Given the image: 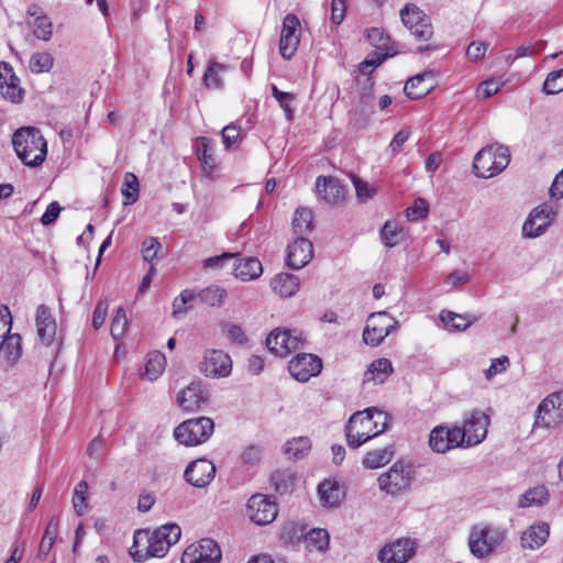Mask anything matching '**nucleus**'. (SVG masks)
<instances>
[{
  "instance_id": "nucleus-17",
  "label": "nucleus",
  "mask_w": 563,
  "mask_h": 563,
  "mask_svg": "<svg viewBox=\"0 0 563 563\" xmlns=\"http://www.w3.org/2000/svg\"><path fill=\"white\" fill-rule=\"evenodd\" d=\"M303 342L300 333L290 330H273L267 339L266 345L268 350L280 357L287 356L290 352L296 351Z\"/></svg>"
},
{
  "instance_id": "nucleus-7",
  "label": "nucleus",
  "mask_w": 563,
  "mask_h": 563,
  "mask_svg": "<svg viewBox=\"0 0 563 563\" xmlns=\"http://www.w3.org/2000/svg\"><path fill=\"white\" fill-rule=\"evenodd\" d=\"M411 466L404 461H397L378 477L379 488L388 495L396 496L408 489L411 485Z\"/></svg>"
},
{
  "instance_id": "nucleus-64",
  "label": "nucleus",
  "mask_w": 563,
  "mask_h": 563,
  "mask_svg": "<svg viewBox=\"0 0 563 563\" xmlns=\"http://www.w3.org/2000/svg\"><path fill=\"white\" fill-rule=\"evenodd\" d=\"M499 88L500 87H499L498 82H496L494 80H485L479 85L477 92H478V96H481L484 99H487V98L496 95L499 91Z\"/></svg>"
},
{
  "instance_id": "nucleus-10",
  "label": "nucleus",
  "mask_w": 563,
  "mask_h": 563,
  "mask_svg": "<svg viewBox=\"0 0 563 563\" xmlns=\"http://www.w3.org/2000/svg\"><path fill=\"white\" fill-rule=\"evenodd\" d=\"M398 327V321L385 311L372 313L363 331V341L371 346H378L384 339Z\"/></svg>"
},
{
  "instance_id": "nucleus-35",
  "label": "nucleus",
  "mask_w": 563,
  "mask_h": 563,
  "mask_svg": "<svg viewBox=\"0 0 563 563\" xmlns=\"http://www.w3.org/2000/svg\"><path fill=\"white\" fill-rule=\"evenodd\" d=\"M294 234L303 236L309 233L313 227V213L308 208H298L291 222Z\"/></svg>"
},
{
  "instance_id": "nucleus-42",
  "label": "nucleus",
  "mask_w": 563,
  "mask_h": 563,
  "mask_svg": "<svg viewBox=\"0 0 563 563\" xmlns=\"http://www.w3.org/2000/svg\"><path fill=\"white\" fill-rule=\"evenodd\" d=\"M394 451L391 446H386L383 449L374 450L368 452L364 460L363 464L367 468H378L387 463L393 459Z\"/></svg>"
},
{
  "instance_id": "nucleus-51",
  "label": "nucleus",
  "mask_w": 563,
  "mask_h": 563,
  "mask_svg": "<svg viewBox=\"0 0 563 563\" xmlns=\"http://www.w3.org/2000/svg\"><path fill=\"white\" fill-rule=\"evenodd\" d=\"M128 327V318L125 314V311L122 307H120L115 316L111 322L110 332L113 339L119 340L121 339L126 330Z\"/></svg>"
},
{
  "instance_id": "nucleus-11",
  "label": "nucleus",
  "mask_w": 563,
  "mask_h": 563,
  "mask_svg": "<svg viewBox=\"0 0 563 563\" xmlns=\"http://www.w3.org/2000/svg\"><path fill=\"white\" fill-rule=\"evenodd\" d=\"M400 18L404 25L410 30L411 34L420 40L428 41L433 34V27L430 18L415 4H406L400 11Z\"/></svg>"
},
{
  "instance_id": "nucleus-37",
  "label": "nucleus",
  "mask_w": 563,
  "mask_h": 563,
  "mask_svg": "<svg viewBox=\"0 0 563 563\" xmlns=\"http://www.w3.org/2000/svg\"><path fill=\"white\" fill-rule=\"evenodd\" d=\"M228 65L211 60L209 62L205 74L203 84L207 88L221 89L223 81L221 75L228 70Z\"/></svg>"
},
{
  "instance_id": "nucleus-59",
  "label": "nucleus",
  "mask_w": 563,
  "mask_h": 563,
  "mask_svg": "<svg viewBox=\"0 0 563 563\" xmlns=\"http://www.w3.org/2000/svg\"><path fill=\"white\" fill-rule=\"evenodd\" d=\"M222 140L227 147L232 146L235 144L240 137V128L236 125H228L222 129Z\"/></svg>"
},
{
  "instance_id": "nucleus-43",
  "label": "nucleus",
  "mask_w": 563,
  "mask_h": 563,
  "mask_svg": "<svg viewBox=\"0 0 563 563\" xmlns=\"http://www.w3.org/2000/svg\"><path fill=\"white\" fill-rule=\"evenodd\" d=\"M311 449V442L309 438L299 437L295 438L286 443L285 454L289 459L299 460L305 457Z\"/></svg>"
},
{
  "instance_id": "nucleus-3",
  "label": "nucleus",
  "mask_w": 563,
  "mask_h": 563,
  "mask_svg": "<svg viewBox=\"0 0 563 563\" xmlns=\"http://www.w3.org/2000/svg\"><path fill=\"white\" fill-rule=\"evenodd\" d=\"M12 145L16 156L29 167H38L46 158L47 143L35 126L18 129L12 135Z\"/></svg>"
},
{
  "instance_id": "nucleus-32",
  "label": "nucleus",
  "mask_w": 563,
  "mask_h": 563,
  "mask_svg": "<svg viewBox=\"0 0 563 563\" xmlns=\"http://www.w3.org/2000/svg\"><path fill=\"white\" fill-rule=\"evenodd\" d=\"M428 76H430V74L424 73L408 79L404 87L405 95L412 100L424 97L432 88V85L426 81Z\"/></svg>"
},
{
  "instance_id": "nucleus-49",
  "label": "nucleus",
  "mask_w": 563,
  "mask_h": 563,
  "mask_svg": "<svg viewBox=\"0 0 563 563\" xmlns=\"http://www.w3.org/2000/svg\"><path fill=\"white\" fill-rule=\"evenodd\" d=\"M543 91L547 95H554L563 91V68L551 71L544 82Z\"/></svg>"
},
{
  "instance_id": "nucleus-15",
  "label": "nucleus",
  "mask_w": 563,
  "mask_h": 563,
  "mask_svg": "<svg viewBox=\"0 0 563 563\" xmlns=\"http://www.w3.org/2000/svg\"><path fill=\"white\" fill-rule=\"evenodd\" d=\"M277 511L276 503L263 494H254L246 505V514L250 520L260 526L273 522Z\"/></svg>"
},
{
  "instance_id": "nucleus-38",
  "label": "nucleus",
  "mask_w": 563,
  "mask_h": 563,
  "mask_svg": "<svg viewBox=\"0 0 563 563\" xmlns=\"http://www.w3.org/2000/svg\"><path fill=\"white\" fill-rule=\"evenodd\" d=\"M380 239L385 246L394 247L404 241V228L395 221H387L380 230Z\"/></svg>"
},
{
  "instance_id": "nucleus-25",
  "label": "nucleus",
  "mask_w": 563,
  "mask_h": 563,
  "mask_svg": "<svg viewBox=\"0 0 563 563\" xmlns=\"http://www.w3.org/2000/svg\"><path fill=\"white\" fill-rule=\"evenodd\" d=\"M316 191L320 200L329 205H336L344 200L345 189L332 176H319L316 180Z\"/></svg>"
},
{
  "instance_id": "nucleus-13",
  "label": "nucleus",
  "mask_w": 563,
  "mask_h": 563,
  "mask_svg": "<svg viewBox=\"0 0 563 563\" xmlns=\"http://www.w3.org/2000/svg\"><path fill=\"white\" fill-rule=\"evenodd\" d=\"M301 34V24L296 14L288 13L283 19L279 53L284 59H290L297 52Z\"/></svg>"
},
{
  "instance_id": "nucleus-14",
  "label": "nucleus",
  "mask_w": 563,
  "mask_h": 563,
  "mask_svg": "<svg viewBox=\"0 0 563 563\" xmlns=\"http://www.w3.org/2000/svg\"><path fill=\"white\" fill-rule=\"evenodd\" d=\"M221 558L218 543L206 538L186 548L181 555V563H220Z\"/></svg>"
},
{
  "instance_id": "nucleus-26",
  "label": "nucleus",
  "mask_w": 563,
  "mask_h": 563,
  "mask_svg": "<svg viewBox=\"0 0 563 563\" xmlns=\"http://www.w3.org/2000/svg\"><path fill=\"white\" fill-rule=\"evenodd\" d=\"M549 534L550 527L547 522L531 525L521 534V547L529 550H537L547 542Z\"/></svg>"
},
{
  "instance_id": "nucleus-9",
  "label": "nucleus",
  "mask_w": 563,
  "mask_h": 563,
  "mask_svg": "<svg viewBox=\"0 0 563 563\" xmlns=\"http://www.w3.org/2000/svg\"><path fill=\"white\" fill-rule=\"evenodd\" d=\"M563 421V390L552 393L538 406L534 427L553 428Z\"/></svg>"
},
{
  "instance_id": "nucleus-12",
  "label": "nucleus",
  "mask_w": 563,
  "mask_h": 563,
  "mask_svg": "<svg viewBox=\"0 0 563 563\" xmlns=\"http://www.w3.org/2000/svg\"><path fill=\"white\" fill-rule=\"evenodd\" d=\"M199 369L207 377L223 378L228 377L232 372L231 356L222 350H206Z\"/></svg>"
},
{
  "instance_id": "nucleus-21",
  "label": "nucleus",
  "mask_w": 563,
  "mask_h": 563,
  "mask_svg": "<svg viewBox=\"0 0 563 563\" xmlns=\"http://www.w3.org/2000/svg\"><path fill=\"white\" fill-rule=\"evenodd\" d=\"M216 474V466L206 459H198L189 463L184 472L185 479L195 487H205L211 483Z\"/></svg>"
},
{
  "instance_id": "nucleus-55",
  "label": "nucleus",
  "mask_w": 563,
  "mask_h": 563,
  "mask_svg": "<svg viewBox=\"0 0 563 563\" xmlns=\"http://www.w3.org/2000/svg\"><path fill=\"white\" fill-rule=\"evenodd\" d=\"M162 244L156 238H146L142 244V255L146 262H152L157 257V252Z\"/></svg>"
},
{
  "instance_id": "nucleus-28",
  "label": "nucleus",
  "mask_w": 563,
  "mask_h": 563,
  "mask_svg": "<svg viewBox=\"0 0 563 563\" xmlns=\"http://www.w3.org/2000/svg\"><path fill=\"white\" fill-rule=\"evenodd\" d=\"M36 328L38 339L45 345H49L53 342V339L56 333V324L51 316L48 308L44 305L37 307Z\"/></svg>"
},
{
  "instance_id": "nucleus-54",
  "label": "nucleus",
  "mask_w": 563,
  "mask_h": 563,
  "mask_svg": "<svg viewBox=\"0 0 563 563\" xmlns=\"http://www.w3.org/2000/svg\"><path fill=\"white\" fill-rule=\"evenodd\" d=\"M352 181L355 187L357 199L361 201H367L373 198L376 192V188L369 185L368 183L362 180L357 176H352Z\"/></svg>"
},
{
  "instance_id": "nucleus-2",
  "label": "nucleus",
  "mask_w": 563,
  "mask_h": 563,
  "mask_svg": "<svg viewBox=\"0 0 563 563\" xmlns=\"http://www.w3.org/2000/svg\"><path fill=\"white\" fill-rule=\"evenodd\" d=\"M388 426V415L375 407L353 413L346 426L345 435L350 448L356 449L367 440L383 433Z\"/></svg>"
},
{
  "instance_id": "nucleus-48",
  "label": "nucleus",
  "mask_w": 563,
  "mask_h": 563,
  "mask_svg": "<svg viewBox=\"0 0 563 563\" xmlns=\"http://www.w3.org/2000/svg\"><path fill=\"white\" fill-rule=\"evenodd\" d=\"M87 493H88V484L86 481H80L75 489L73 495V506L78 516H82L85 508L87 506Z\"/></svg>"
},
{
  "instance_id": "nucleus-40",
  "label": "nucleus",
  "mask_w": 563,
  "mask_h": 563,
  "mask_svg": "<svg viewBox=\"0 0 563 563\" xmlns=\"http://www.w3.org/2000/svg\"><path fill=\"white\" fill-rule=\"evenodd\" d=\"M318 494L321 503L329 507L338 506L342 497L339 485L331 481L322 482L318 487Z\"/></svg>"
},
{
  "instance_id": "nucleus-46",
  "label": "nucleus",
  "mask_w": 563,
  "mask_h": 563,
  "mask_svg": "<svg viewBox=\"0 0 563 563\" xmlns=\"http://www.w3.org/2000/svg\"><path fill=\"white\" fill-rule=\"evenodd\" d=\"M53 56L47 52L34 53L30 59V69L33 73H46L53 67Z\"/></svg>"
},
{
  "instance_id": "nucleus-62",
  "label": "nucleus",
  "mask_w": 563,
  "mask_h": 563,
  "mask_svg": "<svg viewBox=\"0 0 563 563\" xmlns=\"http://www.w3.org/2000/svg\"><path fill=\"white\" fill-rule=\"evenodd\" d=\"M486 51V44L482 42H472L467 47L466 55L471 60L477 62L478 59L484 57Z\"/></svg>"
},
{
  "instance_id": "nucleus-36",
  "label": "nucleus",
  "mask_w": 563,
  "mask_h": 563,
  "mask_svg": "<svg viewBox=\"0 0 563 563\" xmlns=\"http://www.w3.org/2000/svg\"><path fill=\"white\" fill-rule=\"evenodd\" d=\"M440 320L449 327L451 330L464 331L471 327L475 321L476 317L459 314L452 311L442 310L440 312Z\"/></svg>"
},
{
  "instance_id": "nucleus-45",
  "label": "nucleus",
  "mask_w": 563,
  "mask_h": 563,
  "mask_svg": "<svg viewBox=\"0 0 563 563\" xmlns=\"http://www.w3.org/2000/svg\"><path fill=\"white\" fill-rule=\"evenodd\" d=\"M166 366V358L159 352H152L148 354L145 363V375L150 380H155L162 375Z\"/></svg>"
},
{
  "instance_id": "nucleus-58",
  "label": "nucleus",
  "mask_w": 563,
  "mask_h": 563,
  "mask_svg": "<svg viewBox=\"0 0 563 563\" xmlns=\"http://www.w3.org/2000/svg\"><path fill=\"white\" fill-rule=\"evenodd\" d=\"M468 282L470 275L460 269H454L445 278V283L451 285L452 287H462Z\"/></svg>"
},
{
  "instance_id": "nucleus-4",
  "label": "nucleus",
  "mask_w": 563,
  "mask_h": 563,
  "mask_svg": "<svg viewBox=\"0 0 563 563\" xmlns=\"http://www.w3.org/2000/svg\"><path fill=\"white\" fill-rule=\"evenodd\" d=\"M509 162L510 153L507 146L489 145L475 155L473 168L477 177L490 178L501 173Z\"/></svg>"
},
{
  "instance_id": "nucleus-44",
  "label": "nucleus",
  "mask_w": 563,
  "mask_h": 563,
  "mask_svg": "<svg viewBox=\"0 0 563 563\" xmlns=\"http://www.w3.org/2000/svg\"><path fill=\"white\" fill-rule=\"evenodd\" d=\"M548 489L544 486H537L520 496L519 506L522 508L541 506L548 500Z\"/></svg>"
},
{
  "instance_id": "nucleus-56",
  "label": "nucleus",
  "mask_w": 563,
  "mask_h": 563,
  "mask_svg": "<svg viewBox=\"0 0 563 563\" xmlns=\"http://www.w3.org/2000/svg\"><path fill=\"white\" fill-rule=\"evenodd\" d=\"M108 312V303L104 300H100L92 313V327L98 330L101 328L106 321Z\"/></svg>"
},
{
  "instance_id": "nucleus-60",
  "label": "nucleus",
  "mask_w": 563,
  "mask_h": 563,
  "mask_svg": "<svg viewBox=\"0 0 563 563\" xmlns=\"http://www.w3.org/2000/svg\"><path fill=\"white\" fill-rule=\"evenodd\" d=\"M60 211H62V207L59 206V203L57 201L51 202L47 206L46 211L44 212V214L41 218L42 224L48 225V224H52L53 222H55V220L59 216Z\"/></svg>"
},
{
  "instance_id": "nucleus-22",
  "label": "nucleus",
  "mask_w": 563,
  "mask_h": 563,
  "mask_svg": "<svg viewBox=\"0 0 563 563\" xmlns=\"http://www.w3.org/2000/svg\"><path fill=\"white\" fill-rule=\"evenodd\" d=\"M0 93L12 103L21 102L24 95L19 77L5 62L0 63Z\"/></svg>"
},
{
  "instance_id": "nucleus-39",
  "label": "nucleus",
  "mask_w": 563,
  "mask_h": 563,
  "mask_svg": "<svg viewBox=\"0 0 563 563\" xmlns=\"http://www.w3.org/2000/svg\"><path fill=\"white\" fill-rule=\"evenodd\" d=\"M329 533L324 529H311L303 538L308 551L323 552L329 547Z\"/></svg>"
},
{
  "instance_id": "nucleus-47",
  "label": "nucleus",
  "mask_w": 563,
  "mask_h": 563,
  "mask_svg": "<svg viewBox=\"0 0 563 563\" xmlns=\"http://www.w3.org/2000/svg\"><path fill=\"white\" fill-rule=\"evenodd\" d=\"M272 482L275 485V489L284 494L294 487L295 476L289 471H278L273 474Z\"/></svg>"
},
{
  "instance_id": "nucleus-41",
  "label": "nucleus",
  "mask_w": 563,
  "mask_h": 563,
  "mask_svg": "<svg viewBox=\"0 0 563 563\" xmlns=\"http://www.w3.org/2000/svg\"><path fill=\"white\" fill-rule=\"evenodd\" d=\"M57 533H58V519L53 517L48 521V523L45 528L43 539L38 547L37 555L40 559H42V560L46 559L47 554L49 553V551L55 542Z\"/></svg>"
},
{
  "instance_id": "nucleus-24",
  "label": "nucleus",
  "mask_w": 563,
  "mask_h": 563,
  "mask_svg": "<svg viewBox=\"0 0 563 563\" xmlns=\"http://www.w3.org/2000/svg\"><path fill=\"white\" fill-rule=\"evenodd\" d=\"M415 553L413 543L409 539H399L385 545L378 553L382 563H406Z\"/></svg>"
},
{
  "instance_id": "nucleus-1",
  "label": "nucleus",
  "mask_w": 563,
  "mask_h": 563,
  "mask_svg": "<svg viewBox=\"0 0 563 563\" xmlns=\"http://www.w3.org/2000/svg\"><path fill=\"white\" fill-rule=\"evenodd\" d=\"M180 536V527L176 523L163 525L151 533L147 530H137L130 555L135 562H143L147 558H163Z\"/></svg>"
},
{
  "instance_id": "nucleus-20",
  "label": "nucleus",
  "mask_w": 563,
  "mask_h": 563,
  "mask_svg": "<svg viewBox=\"0 0 563 563\" xmlns=\"http://www.w3.org/2000/svg\"><path fill=\"white\" fill-rule=\"evenodd\" d=\"M554 216L552 208L547 205L536 207L522 225V235L528 239L540 236L552 223Z\"/></svg>"
},
{
  "instance_id": "nucleus-34",
  "label": "nucleus",
  "mask_w": 563,
  "mask_h": 563,
  "mask_svg": "<svg viewBox=\"0 0 563 563\" xmlns=\"http://www.w3.org/2000/svg\"><path fill=\"white\" fill-rule=\"evenodd\" d=\"M227 297V290L219 285L207 286L197 294V298L209 307H221Z\"/></svg>"
},
{
  "instance_id": "nucleus-18",
  "label": "nucleus",
  "mask_w": 563,
  "mask_h": 563,
  "mask_svg": "<svg viewBox=\"0 0 563 563\" xmlns=\"http://www.w3.org/2000/svg\"><path fill=\"white\" fill-rule=\"evenodd\" d=\"M464 444V432L460 427H435L429 437V445L437 453H445Z\"/></svg>"
},
{
  "instance_id": "nucleus-5",
  "label": "nucleus",
  "mask_w": 563,
  "mask_h": 563,
  "mask_svg": "<svg viewBox=\"0 0 563 563\" xmlns=\"http://www.w3.org/2000/svg\"><path fill=\"white\" fill-rule=\"evenodd\" d=\"M506 539V530L492 525H476L471 529L468 547L477 559L489 555Z\"/></svg>"
},
{
  "instance_id": "nucleus-19",
  "label": "nucleus",
  "mask_w": 563,
  "mask_h": 563,
  "mask_svg": "<svg viewBox=\"0 0 563 563\" xmlns=\"http://www.w3.org/2000/svg\"><path fill=\"white\" fill-rule=\"evenodd\" d=\"M322 369L321 358L313 354L299 353L288 364L290 375L298 382H308L320 374Z\"/></svg>"
},
{
  "instance_id": "nucleus-16",
  "label": "nucleus",
  "mask_w": 563,
  "mask_h": 563,
  "mask_svg": "<svg viewBox=\"0 0 563 563\" xmlns=\"http://www.w3.org/2000/svg\"><path fill=\"white\" fill-rule=\"evenodd\" d=\"M489 416L479 410L471 411L464 420V426L460 431L464 432V444L473 446L481 443L487 435L489 426Z\"/></svg>"
},
{
  "instance_id": "nucleus-61",
  "label": "nucleus",
  "mask_w": 563,
  "mask_h": 563,
  "mask_svg": "<svg viewBox=\"0 0 563 563\" xmlns=\"http://www.w3.org/2000/svg\"><path fill=\"white\" fill-rule=\"evenodd\" d=\"M345 0H332L331 2V20L334 24H340L345 15Z\"/></svg>"
},
{
  "instance_id": "nucleus-53",
  "label": "nucleus",
  "mask_w": 563,
  "mask_h": 563,
  "mask_svg": "<svg viewBox=\"0 0 563 563\" xmlns=\"http://www.w3.org/2000/svg\"><path fill=\"white\" fill-rule=\"evenodd\" d=\"M428 213L429 203L423 198H417L412 206L407 209V217L412 221L424 219Z\"/></svg>"
},
{
  "instance_id": "nucleus-30",
  "label": "nucleus",
  "mask_w": 563,
  "mask_h": 563,
  "mask_svg": "<svg viewBox=\"0 0 563 563\" xmlns=\"http://www.w3.org/2000/svg\"><path fill=\"white\" fill-rule=\"evenodd\" d=\"M271 286L274 292L280 297H291L299 289V279L292 274L280 273L272 278Z\"/></svg>"
},
{
  "instance_id": "nucleus-29",
  "label": "nucleus",
  "mask_w": 563,
  "mask_h": 563,
  "mask_svg": "<svg viewBox=\"0 0 563 563\" xmlns=\"http://www.w3.org/2000/svg\"><path fill=\"white\" fill-rule=\"evenodd\" d=\"M393 373V365L388 358L373 361L364 373V383L383 384Z\"/></svg>"
},
{
  "instance_id": "nucleus-52",
  "label": "nucleus",
  "mask_w": 563,
  "mask_h": 563,
  "mask_svg": "<svg viewBox=\"0 0 563 563\" xmlns=\"http://www.w3.org/2000/svg\"><path fill=\"white\" fill-rule=\"evenodd\" d=\"M34 35L42 41L51 40L53 35V24L46 15H38L34 21Z\"/></svg>"
},
{
  "instance_id": "nucleus-57",
  "label": "nucleus",
  "mask_w": 563,
  "mask_h": 563,
  "mask_svg": "<svg viewBox=\"0 0 563 563\" xmlns=\"http://www.w3.org/2000/svg\"><path fill=\"white\" fill-rule=\"evenodd\" d=\"M509 365V358L507 356H500L493 360L490 366L485 371V376L487 379L493 378L496 374L506 371Z\"/></svg>"
},
{
  "instance_id": "nucleus-33",
  "label": "nucleus",
  "mask_w": 563,
  "mask_h": 563,
  "mask_svg": "<svg viewBox=\"0 0 563 563\" xmlns=\"http://www.w3.org/2000/svg\"><path fill=\"white\" fill-rule=\"evenodd\" d=\"M196 154L201 164L202 170L210 175L217 167L216 158L212 154V148L209 144V140L200 137L197 141Z\"/></svg>"
},
{
  "instance_id": "nucleus-50",
  "label": "nucleus",
  "mask_w": 563,
  "mask_h": 563,
  "mask_svg": "<svg viewBox=\"0 0 563 563\" xmlns=\"http://www.w3.org/2000/svg\"><path fill=\"white\" fill-rule=\"evenodd\" d=\"M121 192L129 200L125 203H132L136 200L139 194V181L134 174H125Z\"/></svg>"
},
{
  "instance_id": "nucleus-6",
  "label": "nucleus",
  "mask_w": 563,
  "mask_h": 563,
  "mask_svg": "<svg viewBox=\"0 0 563 563\" xmlns=\"http://www.w3.org/2000/svg\"><path fill=\"white\" fill-rule=\"evenodd\" d=\"M214 423L208 417H198L184 421L174 431L175 439L187 446L198 445L212 434Z\"/></svg>"
},
{
  "instance_id": "nucleus-27",
  "label": "nucleus",
  "mask_w": 563,
  "mask_h": 563,
  "mask_svg": "<svg viewBox=\"0 0 563 563\" xmlns=\"http://www.w3.org/2000/svg\"><path fill=\"white\" fill-rule=\"evenodd\" d=\"M177 401L184 410L196 411L207 404L208 397L200 385L191 384L178 394Z\"/></svg>"
},
{
  "instance_id": "nucleus-31",
  "label": "nucleus",
  "mask_w": 563,
  "mask_h": 563,
  "mask_svg": "<svg viewBox=\"0 0 563 563\" xmlns=\"http://www.w3.org/2000/svg\"><path fill=\"white\" fill-rule=\"evenodd\" d=\"M262 273V263L256 257L241 258L234 266L235 277L243 282L256 279Z\"/></svg>"
},
{
  "instance_id": "nucleus-8",
  "label": "nucleus",
  "mask_w": 563,
  "mask_h": 563,
  "mask_svg": "<svg viewBox=\"0 0 563 563\" xmlns=\"http://www.w3.org/2000/svg\"><path fill=\"white\" fill-rule=\"evenodd\" d=\"M12 316L7 306L0 307V352L4 351L5 358L15 363L22 354L21 336L11 334Z\"/></svg>"
},
{
  "instance_id": "nucleus-23",
  "label": "nucleus",
  "mask_w": 563,
  "mask_h": 563,
  "mask_svg": "<svg viewBox=\"0 0 563 563\" xmlns=\"http://www.w3.org/2000/svg\"><path fill=\"white\" fill-rule=\"evenodd\" d=\"M313 247L310 240L297 236L287 247V265L294 269L305 267L312 258Z\"/></svg>"
},
{
  "instance_id": "nucleus-63",
  "label": "nucleus",
  "mask_w": 563,
  "mask_h": 563,
  "mask_svg": "<svg viewBox=\"0 0 563 563\" xmlns=\"http://www.w3.org/2000/svg\"><path fill=\"white\" fill-rule=\"evenodd\" d=\"M262 456V449L257 445H250L247 446L241 457L242 461L246 464H256L260 462Z\"/></svg>"
}]
</instances>
